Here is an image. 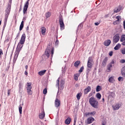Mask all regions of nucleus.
Segmentation results:
<instances>
[{
	"mask_svg": "<svg viewBox=\"0 0 125 125\" xmlns=\"http://www.w3.org/2000/svg\"><path fill=\"white\" fill-rule=\"evenodd\" d=\"M82 96V94L81 93H78L77 95V98L78 100H80L81 99V97Z\"/></svg>",
	"mask_w": 125,
	"mask_h": 125,
	"instance_id": "nucleus-38",
	"label": "nucleus"
},
{
	"mask_svg": "<svg viewBox=\"0 0 125 125\" xmlns=\"http://www.w3.org/2000/svg\"><path fill=\"white\" fill-rule=\"evenodd\" d=\"M26 30H27V31H28V30H29V26H27V27H26Z\"/></svg>",
	"mask_w": 125,
	"mask_h": 125,
	"instance_id": "nucleus-62",
	"label": "nucleus"
},
{
	"mask_svg": "<svg viewBox=\"0 0 125 125\" xmlns=\"http://www.w3.org/2000/svg\"><path fill=\"white\" fill-rule=\"evenodd\" d=\"M89 102L91 106L93 107V108H95V109L98 108V101H97L96 99L94 98V97H91L89 100Z\"/></svg>",
	"mask_w": 125,
	"mask_h": 125,
	"instance_id": "nucleus-3",
	"label": "nucleus"
},
{
	"mask_svg": "<svg viewBox=\"0 0 125 125\" xmlns=\"http://www.w3.org/2000/svg\"><path fill=\"white\" fill-rule=\"evenodd\" d=\"M83 69H84V67L83 66H82V67H81V68L80 69L79 72V73H82V72H83Z\"/></svg>",
	"mask_w": 125,
	"mask_h": 125,
	"instance_id": "nucleus-45",
	"label": "nucleus"
},
{
	"mask_svg": "<svg viewBox=\"0 0 125 125\" xmlns=\"http://www.w3.org/2000/svg\"><path fill=\"white\" fill-rule=\"evenodd\" d=\"M109 56H112L113 55V52L112 51L110 52L109 53Z\"/></svg>",
	"mask_w": 125,
	"mask_h": 125,
	"instance_id": "nucleus-49",
	"label": "nucleus"
},
{
	"mask_svg": "<svg viewBox=\"0 0 125 125\" xmlns=\"http://www.w3.org/2000/svg\"><path fill=\"white\" fill-rule=\"evenodd\" d=\"M104 45H105V46H109L110 44H111V40H105L104 42Z\"/></svg>",
	"mask_w": 125,
	"mask_h": 125,
	"instance_id": "nucleus-15",
	"label": "nucleus"
},
{
	"mask_svg": "<svg viewBox=\"0 0 125 125\" xmlns=\"http://www.w3.org/2000/svg\"><path fill=\"white\" fill-rule=\"evenodd\" d=\"M23 88V83H22L20 82L19 84V91H21Z\"/></svg>",
	"mask_w": 125,
	"mask_h": 125,
	"instance_id": "nucleus-25",
	"label": "nucleus"
},
{
	"mask_svg": "<svg viewBox=\"0 0 125 125\" xmlns=\"http://www.w3.org/2000/svg\"><path fill=\"white\" fill-rule=\"evenodd\" d=\"M96 114V112L95 111H93L91 112H85V113H84V115L85 117H90V116H94V115H95Z\"/></svg>",
	"mask_w": 125,
	"mask_h": 125,
	"instance_id": "nucleus-11",
	"label": "nucleus"
},
{
	"mask_svg": "<svg viewBox=\"0 0 125 125\" xmlns=\"http://www.w3.org/2000/svg\"><path fill=\"white\" fill-rule=\"evenodd\" d=\"M96 97L98 98V99H101V94L99 93H98L96 94Z\"/></svg>",
	"mask_w": 125,
	"mask_h": 125,
	"instance_id": "nucleus-37",
	"label": "nucleus"
},
{
	"mask_svg": "<svg viewBox=\"0 0 125 125\" xmlns=\"http://www.w3.org/2000/svg\"><path fill=\"white\" fill-rule=\"evenodd\" d=\"M107 61H108V57H106L103 62V66H106V63H107Z\"/></svg>",
	"mask_w": 125,
	"mask_h": 125,
	"instance_id": "nucleus-24",
	"label": "nucleus"
},
{
	"mask_svg": "<svg viewBox=\"0 0 125 125\" xmlns=\"http://www.w3.org/2000/svg\"><path fill=\"white\" fill-rule=\"evenodd\" d=\"M11 10V4H8L7 6V7L5 10V22L4 23L3 25V29L5 28L6 26V22H7V19H8V16H9V14L10 13V11Z\"/></svg>",
	"mask_w": 125,
	"mask_h": 125,
	"instance_id": "nucleus-2",
	"label": "nucleus"
},
{
	"mask_svg": "<svg viewBox=\"0 0 125 125\" xmlns=\"http://www.w3.org/2000/svg\"><path fill=\"white\" fill-rule=\"evenodd\" d=\"M44 117H45V113H44V110L43 109H42V112L40 114H39V118L41 120H42V119H43Z\"/></svg>",
	"mask_w": 125,
	"mask_h": 125,
	"instance_id": "nucleus-12",
	"label": "nucleus"
},
{
	"mask_svg": "<svg viewBox=\"0 0 125 125\" xmlns=\"http://www.w3.org/2000/svg\"><path fill=\"white\" fill-rule=\"evenodd\" d=\"M54 54V51L53 49L51 48H49V47H47L45 51L44 54L47 56V58L49 57V56L51 55V57H53Z\"/></svg>",
	"mask_w": 125,
	"mask_h": 125,
	"instance_id": "nucleus-4",
	"label": "nucleus"
},
{
	"mask_svg": "<svg viewBox=\"0 0 125 125\" xmlns=\"http://www.w3.org/2000/svg\"><path fill=\"white\" fill-rule=\"evenodd\" d=\"M94 122V118L92 117H89L87 119L86 121H85V123H87V125H90Z\"/></svg>",
	"mask_w": 125,
	"mask_h": 125,
	"instance_id": "nucleus-10",
	"label": "nucleus"
},
{
	"mask_svg": "<svg viewBox=\"0 0 125 125\" xmlns=\"http://www.w3.org/2000/svg\"><path fill=\"white\" fill-rule=\"evenodd\" d=\"M81 64V62L80 61H77L74 63L75 67H79V65Z\"/></svg>",
	"mask_w": 125,
	"mask_h": 125,
	"instance_id": "nucleus-27",
	"label": "nucleus"
},
{
	"mask_svg": "<svg viewBox=\"0 0 125 125\" xmlns=\"http://www.w3.org/2000/svg\"><path fill=\"white\" fill-rule=\"evenodd\" d=\"M32 88H27V94L28 95H32L33 94V91L31 90Z\"/></svg>",
	"mask_w": 125,
	"mask_h": 125,
	"instance_id": "nucleus-20",
	"label": "nucleus"
},
{
	"mask_svg": "<svg viewBox=\"0 0 125 125\" xmlns=\"http://www.w3.org/2000/svg\"><path fill=\"white\" fill-rule=\"evenodd\" d=\"M102 125H105V124H104V123H102Z\"/></svg>",
	"mask_w": 125,
	"mask_h": 125,
	"instance_id": "nucleus-63",
	"label": "nucleus"
},
{
	"mask_svg": "<svg viewBox=\"0 0 125 125\" xmlns=\"http://www.w3.org/2000/svg\"><path fill=\"white\" fill-rule=\"evenodd\" d=\"M108 82L111 83H115V79H114V77H111L109 78Z\"/></svg>",
	"mask_w": 125,
	"mask_h": 125,
	"instance_id": "nucleus-26",
	"label": "nucleus"
},
{
	"mask_svg": "<svg viewBox=\"0 0 125 125\" xmlns=\"http://www.w3.org/2000/svg\"><path fill=\"white\" fill-rule=\"evenodd\" d=\"M124 29L125 30V21H123Z\"/></svg>",
	"mask_w": 125,
	"mask_h": 125,
	"instance_id": "nucleus-51",
	"label": "nucleus"
},
{
	"mask_svg": "<svg viewBox=\"0 0 125 125\" xmlns=\"http://www.w3.org/2000/svg\"><path fill=\"white\" fill-rule=\"evenodd\" d=\"M25 69L27 71V70H28V65H25Z\"/></svg>",
	"mask_w": 125,
	"mask_h": 125,
	"instance_id": "nucleus-60",
	"label": "nucleus"
},
{
	"mask_svg": "<svg viewBox=\"0 0 125 125\" xmlns=\"http://www.w3.org/2000/svg\"><path fill=\"white\" fill-rule=\"evenodd\" d=\"M90 90H91V87L89 86L84 89V94H87V93H88V92H89Z\"/></svg>",
	"mask_w": 125,
	"mask_h": 125,
	"instance_id": "nucleus-18",
	"label": "nucleus"
},
{
	"mask_svg": "<svg viewBox=\"0 0 125 125\" xmlns=\"http://www.w3.org/2000/svg\"><path fill=\"white\" fill-rule=\"evenodd\" d=\"M19 36H20V32H19L18 33V34H17V38H19Z\"/></svg>",
	"mask_w": 125,
	"mask_h": 125,
	"instance_id": "nucleus-54",
	"label": "nucleus"
},
{
	"mask_svg": "<svg viewBox=\"0 0 125 125\" xmlns=\"http://www.w3.org/2000/svg\"><path fill=\"white\" fill-rule=\"evenodd\" d=\"M25 40H26V34H23L21 36L20 42L18 44L16 52H18V53H19V52H20V51H21V49H22V47H23V44L25 43Z\"/></svg>",
	"mask_w": 125,
	"mask_h": 125,
	"instance_id": "nucleus-1",
	"label": "nucleus"
},
{
	"mask_svg": "<svg viewBox=\"0 0 125 125\" xmlns=\"http://www.w3.org/2000/svg\"><path fill=\"white\" fill-rule=\"evenodd\" d=\"M120 63H125V60L123 59V60H121L120 61Z\"/></svg>",
	"mask_w": 125,
	"mask_h": 125,
	"instance_id": "nucleus-47",
	"label": "nucleus"
},
{
	"mask_svg": "<svg viewBox=\"0 0 125 125\" xmlns=\"http://www.w3.org/2000/svg\"><path fill=\"white\" fill-rule=\"evenodd\" d=\"M2 54H3V53L2 52V50H1V49H0V56Z\"/></svg>",
	"mask_w": 125,
	"mask_h": 125,
	"instance_id": "nucleus-48",
	"label": "nucleus"
},
{
	"mask_svg": "<svg viewBox=\"0 0 125 125\" xmlns=\"http://www.w3.org/2000/svg\"><path fill=\"white\" fill-rule=\"evenodd\" d=\"M109 64H111V65H112V64H115V61L114 60H112Z\"/></svg>",
	"mask_w": 125,
	"mask_h": 125,
	"instance_id": "nucleus-50",
	"label": "nucleus"
},
{
	"mask_svg": "<svg viewBox=\"0 0 125 125\" xmlns=\"http://www.w3.org/2000/svg\"><path fill=\"white\" fill-rule=\"evenodd\" d=\"M122 10V7L121 6H119L117 8H115L114 9V13H118V12H120Z\"/></svg>",
	"mask_w": 125,
	"mask_h": 125,
	"instance_id": "nucleus-17",
	"label": "nucleus"
},
{
	"mask_svg": "<svg viewBox=\"0 0 125 125\" xmlns=\"http://www.w3.org/2000/svg\"><path fill=\"white\" fill-rule=\"evenodd\" d=\"M101 89H102V88L101 87V86L98 85L97 86L96 90L97 92H98L100 91V90H101Z\"/></svg>",
	"mask_w": 125,
	"mask_h": 125,
	"instance_id": "nucleus-32",
	"label": "nucleus"
},
{
	"mask_svg": "<svg viewBox=\"0 0 125 125\" xmlns=\"http://www.w3.org/2000/svg\"><path fill=\"white\" fill-rule=\"evenodd\" d=\"M27 88H32V83H26Z\"/></svg>",
	"mask_w": 125,
	"mask_h": 125,
	"instance_id": "nucleus-29",
	"label": "nucleus"
},
{
	"mask_svg": "<svg viewBox=\"0 0 125 125\" xmlns=\"http://www.w3.org/2000/svg\"><path fill=\"white\" fill-rule=\"evenodd\" d=\"M95 25L96 26H98V25H99V23H98V22H95Z\"/></svg>",
	"mask_w": 125,
	"mask_h": 125,
	"instance_id": "nucleus-56",
	"label": "nucleus"
},
{
	"mask_svg": "<svg viewBox=\"0 0 125 125\" xmlns=\"http://www.w3.org/2000/svg\"><path fill=\"white\" fill-rule=\"evenodd\" d=\"M120 42H121L122 45H125V35H123L121 36V38L120 39Z\"/></svg>",
	"mask_w": 125,
	"mask_h": 125,
	"instance_id": "nucleus-14",
	"label": "nucleus"
},
{
	"mask_svg": "<svg viewBox=\"0 0 125 125\" xmlns=\"http://www.w3.org/2000/svg\"><path fill=\"white\" fill-rule=\"evenodd\" d=\"M8 96H9L10 94V90H8Z\"/></svg>",
	"mask_w": 125,
	"mask_h": 125,
	"instance_id": "nucleus-53",
	"label": "nucleus"
},
{
	"mask_svg": "<svg viewBox=\"0 0 125 125\" xmlns=\"http://www.w3.org/2000/svg\"><path fill=\"white\" fill-rule=\"evenodd\" d=\"M112 66H113V65H112V64H111V63H109L108 64L107 68L108 72H110V71H111V68H112Z\"/></svg>",
	"mask_w": 125,
	"mask_h": 125,
	"instance_id": "nucleus-28",
	"label": "nucleus"
},
{
	"mask_svg": "<svg viewBox=\"0 0 125 125\" xmlns=\"http://www.w3.org/2000/svg\"><path fill=\"white\" fill-rule=\"evenodd\" d=\"M121 106H122V104L119 103H117L116 104H114L112 105V108L114 111H116L117 110H119L120 108H121Z\"/></svg>",
	"mask_w": 125,
	"mask_h": 125,
	"instance_id": "nucleus-8",
	"label": "nucleus"
},
{
	"mask_svg": "<svg viewBox=\"0 0 125 125\" xmlns=\"http://www.w3.org/2000/svg\"><path fill=\"white\" fill-rule=\"evenodd\" d=\"M93 64L92 62H87V66L88 68H92Z\"/></svg>",
	"mask_w": 125,
	"mask_h": 125,
	"instance_id": "nucleus-35",
	"label": "nucleus"
},
{
	"mask_svg": "<svg viewBox=\"0 0 125 125\" xmlns=\"http://www.w3.org/2000/svg\"><path fill=\"white\" fill-rule=\"evenodd\" d=\"M60 100L59 99L56 98L55 101V106L56 107V108H58L60 106Z\"/></svg>",
	"mask_w": 125,
	"mask_h": 125,
	"instance_id": "nucleus-13",
	"label": "nucleus"
},
{
	"mask_svg": "<svg viewBox=\"0 0 125 125\" xmlns=\"http://www.w3.org/2000/svg\"><path fill=\"white\" fill-rule=\"evenodd\" d=\"M118 24H120V22L119 21H117V20H116L115 21H114L113 22V24L114 25H118Z\"/></svg>",
	"mask_w": 125,
	"mask_h": 125,
	"instance_id": "nucleus-44",
	"label": "nucleus"
},
{
	"mask_svg": "<svg viewBox=\"0 0 125 125\" xmlns=\"http://www.w3.org/2000/svg\"><path fill=\"white\" fill-rule=\"evenodd\" d=\"M18 55H19V53H18L17 52H15V56H14V59H13V63L14 64H15V62H16V60H17Z\"/></svg>",
	"mask_w": 125,
	"mask_h": 125,
	"instance_id": "nucleus-16",
	"label": "nucleus"
},
{
	"mask_svg": "<svg viewBox=\"0 0 125 125\" xmlns=\"http://www.w3.org/2000/svg\"><path fill=\"white\" fill-rule=\"evenodd\" d=\"M43 93L44 94H46L47 93V89L46 88H45L44 89H43Z\"/></svg>",
	"mask_w": 125,
	"mask_h": 125,
	"instance_id": "nucleus-43",
	"label": "nucleus"
},
{
	"mask_svg": "<svg viewBox=\"0 0 125 125\" xmlns=\"http://www.w3.org/2000/svg\"><path fill=\"white\" fill-rule=\"evenodd\" d=\"M87 63H93V60L92 57H89L88 59Z\"/></svg>",
	"mask_w": 125,
	"mask_h": 125,
	"instance_id": "nucleus-30",
	"label": "nucleus"
},
{
	"mask_svg": "<svg viewBox=\"0 0 125 125\" xmlns=\"http://www.w3.org/2000/svg\"><path fill=\"white\" fill-rule=\"evenodd\" d=\"M51 16V13L49 12H48L46 13L45 14V17L46 18H48L49 17H50Z\"/></svg>",
	"mask_w": 125,
	"mask_h": 125,
	"instance_id": "nucleus-34",
	"label": "nucleus"
},
{
	"mask_svg": "<svg viewBox=\"0 0 125 125\" xmlns=\"http://www.w3.org/2000/svg\"><path fill=\"white\" fill-rule=\"evenodd\" d=\"M104 98H103V101L104 102Z\"/></svg>",
	"mask_w": 125,
	"mask_h": 125,
	"instance_id": "nucleus-64",
	"label": "nucleus"
},
{
	"mask_svg": "<svg viewBox=\"0 0 125 125\" xmlns=\"http://www.w3.org/2000/svg\"><path fill=\"white\" fill-rule=\"evenodd\" d=\"M120 41V34H117L113 37V42L117 43Z\"/></svg>",
	"mask_w": 125,
	"mask_h": 125,
	"instance_id": "nucleus-9",
	"label": "nucleus"
},
{
	"mask_svg": "<svg viewBox=\"0 0 125 125\" xmlns=\"http://www.w3.org/2000/svg\"><path fill=\"white\" fill-rule=\"evenodd\" d=\"M26 16H24L23 18L22 21H25L26 20Z\"/></svg>",
	"mask_w": 125,
	"mask_h": 125,
	"instance_id": "nucleus-52",
	"label": "nucleus"
},
{
	"mask_svg": "<svg viewBox=\"0 0 125 125\" xmlns=\"http://www.w3.org/2000/svg\"><path fill=\"white\" fill-rule=\"evenodd\" d=\"M87 71H91V68H87Z\"/></svg>",
	"mask_w": 125,
	"mask_h": 125,
	"instance_id": "nucleus-59",
	"label": "nucleus"
},
{
	"mask_svg": "<svg viewBox=\"0 0 125 125\" xmlns=\"http://www.w3.org/2000/svg\"><path fill=\"white\" fill-rule=\"evenodd\" d=\"M116 19H117L116 21L117 22L121 23V16H118L116 17Z\"/></svg>",
	"mask_w": 125,
	"mask_h": 125,
	"instance_id": "nucleus-36",
	"label": "nucleus"
},
{
	"mask_svg": "<svg viewBox=\"0 0 125 125\" xmlns=\"http://www.w3.org/2000/svg\"><path fill=\"white\" fill-rule=\"evenodd\" d=\"M55 44V45H56V46H58V44H59V41H58V40L57 39V40L56 41Z\"/></svg>",
	"mask_w": 125,
	"mask_h": 125,
	"instance_id": "nucleus-42",
	"label": "nucleus"
},
{
	"mask_svg": "<svg viewBox=\"0 0 125 125\" xmlns=\"http://www.w3.org/2000/svg\"><path fill=\"white\" fill-rule=\"evenodd\" d=\"M109 96H111V97H112V98H115L116 94L113 92H110L109 93Z\"/></svg>",
	"mask_w": 125,
	"mask_h": 125,
	"instance_id": "nucleus-31",
	"label": "nucleus"
},
{
	"mask_svg": "<svg viewBox=\"0 0 125 125\" xmlns=\"http://www.w3.org/2000/svg\"><path fill=\"white\" fill-rule=\"evenodd\" d=\"M45 32H46V28L45 27H43L42 28V31H41V33L43 36H44L45 34Z\"/></svg>",
	"mask_w": 125,
	"mask_h": 125,
	"instance_id": "nucleus-21",
	"label": "nucleus"
},
{
	"mask_svg": "<svg viewBox=\"0 0 125 125\" xmlns=\"http://www.w3.org/2000/svg\"><path fill=\"white\" fill-rule=\"evenodd\" d=\"M21 25H24V21H22L21 23Z\"/></svg>",
	"mask_w": 125,
	"mask_h": 125,
	"instance_id": "nucleus-58",
	"label": "nucleus"
},
{
	"mask_svg": "<svg viewBox=\"0 0 125 125\" xmlns=\"http://www.w3.org/2000/svg\"><path fill=\"white\" fill-rule=\"evenodd\" d=\"M75 81H78V77L75 78Z\"/></svg>",
	"mask_w": 125,
	"mask_h": 125,
	"instance_id": "nucleus-61",
	"label": "nucleus"
},
{
	"mask_svg": "<svg viewBox=\"0 0 125 125\" xmlns=\"http://www.w3.org/2000/svg\"><path fill=\"white\" fill-rule=\"evenodd\" d=\"M45 72H46V70H43L41 71H40L39 72H38V74L40 76H43V75H44V74H45Z\"/></svg>",
	"mask_w": 125,
	"mask_h": 125,
	"instance_id": "nucleus-23",
	"label": "nucleus"
},
{
	"mask_svg": "<svg viewBox=\"0 0 125 125\" xmlns=\"http://www.w3.org/2000/svg\"><path fill=\"white\" fill-rule=\"evenodd\" d=\"M19 110L20 114H22V106L20 105L19 107Z\"/></svg>",
	"mask_w": 125,
	"mask_h": 125,
	"instance_id": "nucleus-39",
	"label": "nucleus"
},
{
	"mask_svg": "<svg viewBox=\"0 0 125 125\" xmlns=\"http://www.w3.org/2000/svg\"><path fill=\"white\" fill-rule=\"evenodd\" d=\"M119 82H121L124 81V77H119L118 79Z\"/></svg>",
	"mask_w": 125,
	"mask_h": 125,
	"instance_id": "nucleus-40",
	"label": "nucleus"
},
{
	"mask_svg": "<svg viewBox=\"0 0 125 125\" xmlns=\"http://www.w3.org/2000/svg\"><path fill=\"white\" fill-rule=\"evenodd\" d=\"M64 83H65V82L63 80H61L60 83L59 79H58L57 80L56 86L58 87V89H60V90H62L64 88Z\"/></svg>",
	"mask_w": 125,
	"mask_h": 125,
	"instance_id": "nucleus-5",
	"label": "nucleus"
},
{
	"mask_svg": "<svg viewBox=\"0 0 125 125\" xmlns=\"http://www.w3.org/2000/svg\"><path fill=\"white\" fill-rule=\"evenodd\" d=\"M23 28H24V24H21L20 26V31H22Z\"/></svg>",
	"mask_w": 125,
	"mask_h": 125,
	"instance_id": "nucleus-41",
	"label": "nucleus"
},
{
	"mask_svg": "<svg viewBox=\"0 0 125 125\" xmlns=\"http://www.w3.org/2000/svg\"><path fill=\"white\" fill-rule=\"evenodd\" d=\"M121 74L123 77H125V66L122 67L121 69Z\"/></svg>",
	"mask_w": 125,
	"mask_h": 125,
	"instance_id": "nucleus-22",
	"label": "nucleus"
},
{
	"mask_svg": "<svg viewBox=\"0 0 125 125\" xmlns=\"http://www.w3.org/2000/svg\"><path fill=\"white\" fill-rule=\"evenodd\" d=\"M29 1H30V0H28L27 2L25 3L24 5L23 6V15H25V14H26V12H27V10H28V7H29Z\"/></svg>",
	"mask_w": 125,
	"mask_h": 125,
	"instance_id": "nucleus-7",
	"label": "nucleus"
},
{
	"mask_svg": "<svg viewBox=\"0 0 125 125\" xmlns=\"http://www.w3.org/2000/svg\"><path fill=\"white\" fill-rule=\"evenodd\" d=\"M59 23L61 31H63L65 29V24H64V21H63V18L62 17H59Z\"/></svg>",
	"mask_w": 125,
	"mask_h": 125,
	"instance_id": "nucleus-6",
	"label": "nucleus"
},
{
	"mask_svg": "<svg viewBox=\"0 0 125 125\" xmlns=\"http://www.w3.org/2000/svg\"><path fill=\"white\" fill-rule=\"evenodd\" d=\"M121 52L122 54H125V48L122 50Z\"/></svg>",
	"mask_w": 125,
	"mask_h": 125,
	"instance_id": "nucleus-46",
	"label": "nucleus"
},
{
	"mask_svg": "<svg viewBox=\"0 0 125 125\" xmlns=\"http://www.w3.org/2000/svg\"><path fill=\"white\" fill-rule=\"evenodd\" d=\"M70 123H71V118L68 117L65 121V125H70Z\"/></svg>",
	"mask_w": 125,
	"mask_h": 125,
	"instance_id": "nucleus-19",
	"label": "nucleus"
},
{
	"mask_svg": "<svg viewBox=\"0 0 125 125\" xmlns=\"http://www.w3.org/2000/svg\"><path fill=\"white\" fill-rule=\"evenodd\" d=\"M25 75L26 76H27L28 75V71H27V70H25Z\"/></svg>",
	"mask_w": 125,
	"mask_h": 125,
	"instance_id": "nucleus-55",
	"label": "nucleus"
},
{
	"mask_svg": "<svg viewBox=\"0 0 125 125\" xmlns=\"http://www.w3.org/2000/svg\"><path fill=\"white\" fill-rule=\"evenodd\" d=\"M76 122H77V119H74V124H76Z\"/></svg>",
	"mask_w": 125,
	"mask_h": 125,
	"instance_id": "nucleus-57",
	"label": "nucleus"
},
{
	"mask_svg": "<svg viewBox=\"0 0 125 125\" xmlns=\"http://www.w3.org/2000/svg\"><path fill=\"white\" fill-rule=\"evenodd\" d=\"M120 47H121V44L119 43L116 45L115 47H114V49L115 50H118Z\"/></svg>",
	"mask_w": 125,
	"mask_h": 125,
	"instance_id": "nucleus-33",
	"label": "nucleus"
}]
</instances>
